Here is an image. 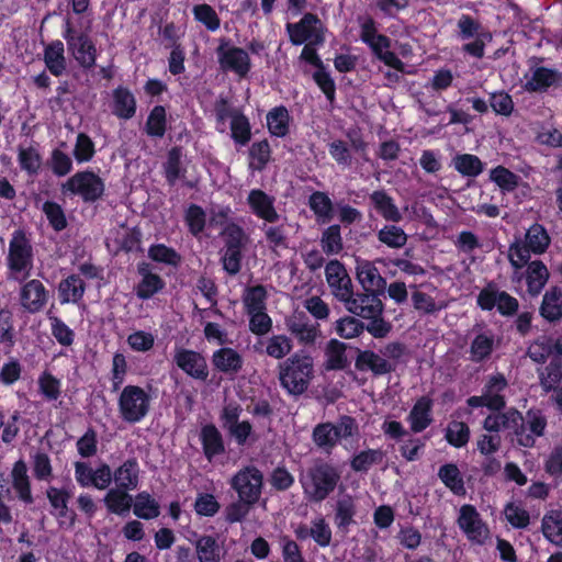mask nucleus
I'll return each instance as SVG.
<instances>
[{
  "label": "nucleus",
  "mask_w": 562,
  "mask_h": 562,
  "mask_svg": "<svg viewBox=\"0 0 562 562\" xmlns=\"http://www.w3.org/2000/svg\"><path fill=\"white\" fill-rule=\"evenodd\" d=\"M33 246L23 229H15L9 243L7 265L11 272L23 273L24 278L30 276L33 267Z\"/></svg>",
  "instance_id": "8"
},
{
  "label": "nucleus",
  "mask_w": 562,
  "mask_h": 562,
  "mask_svg": "<svg viewBox=\"0 0 562 562\" xmlns=\"http://www.w3.org/2000/svg\"><path fill=\"white\" fill-rule=\"evenodd\" d=\"M50 227L55 232H61L68 226L66 214L60 204L54 201H46L42 206Z\"/></svg>",
  "instance_id": "59"
},
{
  "label": "nucleus",
  "mask_w": 562,
  "mask_h": 562,
  "mask_svg": "<svg viewBox=\"0 0 562 562\" xmlns=\"http://www.w3.org/2000/svg\"><path fill=\"white\" fill-rule=\"evenodd\" d=\"M314 442L325 451H330L338 439L336 437L334 424L325 423L317 425L313 430Z\"/></svg>",
  "instance_id": "60"
},
{
  "label": "nucleus",
  "mask_w": 562,
  "mask_h": 562,
  "mask_svg": "<svg viewBox=\"0 0 562 562\" xmlns=\"http://www.w3.org/2000/svg\"><path fill=\"white\" fill-rule=\"evenodd\" d=\"M490 179L499 187L502 191L512 192L519 184V176L504 166H497L490 172Z\"/></svg>",
  "instance_id": "57"
},
{
  "label": "nucleus",
  "mask_w": 562,
  "mask_h": 562,
  "mask_svg": "<svg viewBox=\"0 0 562 562\" xmlns=\"http://www.w3.org/2000/svg\"><path fill=\"white\" fill-rule=\"evenodd\" d=\"M133 506L134 515L142 519H154L159 516V504L147 493H139Z\"/></svg>",
  "instance_id": "53"
},
{
  "label": "nucleus",
  "mask_w": 562,
  "mask_h": 562,
  "mask_svg": "<svg viewBox=\"0 0 562 562\" xmlns=\"http://www.w3.org/2000/svg\"><path fill=\"white\" fill-rule=\"evenodd\" d=\"M95 154V145L86 133H78L72 155L78 164L90 161Z\"/></svg>",
  "instance_id": "61"
},
{
  "label": "nucleus",
  "mask_w": 562,
  "mask_h": 562,
  "mask_svg": "<svg viewBox=\"0 0 562 562\" xmlns=\"http://www.w3.org/2000/svg\"><path fill=\"white\" fill-rule=\"evenodd\" d=\"M539 313L550 323L558 322L562 318V288L553 285L546 291L539 307Z\"/></svg>",
  "instance_id": "22"
},
{
  "label": "nucleus",
  "mask_w": 562,
  "mask_h": 562,
  "mask_svg": "<svg viewBox=\"0 0 562 562\" xmlns=\"http://www.w3.org/2000/svg\"><path fill=\"white\" fill-rule=\"evenodd\" d=\"M459 37L463 41L475 38L477 36H486L487 41L492 40L490 32L484 31L481 22L470 14H461L457 22Z\"/></svg>",
  "instance_id": "47"
},
{
  "label": "nucleus",
  "mask_w": 562,
  "mask_h": 562,
  "mask_svg": "<svg viewBox=\"0 0 562 562\" xmlns=\"http://www.w3.org/2000/svg\"><path fill=\"white\" fill-rule=\"evenodd\" d=\"M357 280L366 292L384 293L386 280L371 261H360L356 267Z\"/></svg>",
  "instance_id": "19"
},
{
  "label": "nucleus",
  "mask_w": 562,
  "mask_h": 562,
  "mask_svg": "<svg viewBox=\"0 0 562 562\" xmlns=\"http://www.w3.org/2000/svg\"><path fill=\"white\" fill-rule=\"evenodd\" d=\"M454 169L463 177L475 178L484 170L482 160L472 154H461L453 159Z\"/></svg>",
  "instance_id": "51"
},
{
  "label": "nucleus",
  "mask_w": 562,
  "mask_h": 562,
  "mask_svg": "<svg viewBox=\"0 0 562 562\" xmlns=\"http://www.w3.org/2000/svg\"><path fill=\"white\" fill-rule=\"evenodd\" d=\"M104 190V181L90 169L76 172L61 186L63 193L79 195L86 203L100 200Z\"/></svg>",
  "instance_id": "5"
},
{
  "label": "nucleus",
  "mask_w": 562,
  "mask_h": 562,
  "mask_svg": "<svg viewBox=\"0 0 562 562\" xmlns=\"http://www.w3.org/2000/svg\"><path fill=\"white\" fill-rule=\"evenodd\" d=\"M562 353H555L549 364L539 370L540 384L546 392L557 389L562 379Z\"/></svg>",
  "instance_id": "38"
},
{
  "label": "nucleus",
  "mask_w": 562,
  "mask_h": 562,
  "mask_svg": "<svg viewBox=\"0 0 562 562\" xmlns=\"http://www.w3.org/2000/svg\"><path fill=\"white\" fill-rule=\"evenodd\" d=\"M271 146L268 139L254 142L248 150V168L251 171H263L271 160Z\"/></svg>",
  "instance_id": "34"
},
{
  "label": "nucleus",
  "mask_w": 562,
  "mask_h": 562,
  "mask_svg": "<svg viewBox=\"0 0 562 562\" xmlns=\"http://www.w3.org/2000/svg\"><path fill=\"white\" fill-rule=\"evenodd\" d=\"M379 243L391 249H401L407 243V234L405 231L394 224H386L376 233Z\"/></svg>",
  "instance_id": "45"
},
{
  "label": "nucleus",
  "mask_w": 562,
  "mask_h": 562,
  "mask_svg": "<svg viewBox=\"0 0 562 562\" xmlns=\"http://www.w3.org/2000/svg\"><path fill=\"white\" fill-rule=\"evenodd\" d=\"M310 210L314 213L318 223H329L334 217V203L328 193L314 191L307 201Z\"/></svg>",
  "instance_id": "30"
},
{
  "label": "nucleus",
  "mask_w": 562,
  "mask_h": 562,
  "mask_svg": "<svg viewBox=\"0 0 562 562\" xmlns=\"http://www.w3.org/2000/svg\"><path fill=\"white\" fill-rule=\"evenodd\" d=\"M184 218L189 232L193 236H198L204 231L206 223V214L200 205L191 204L186 211Z\"/></svg>",
  "instance_id": "63"
},
{
  "label": "nucleus",
  "mask_w": 562,
  "mask_h": 562,
  "mask_svg": "<svg viewBox=\"0 0 562 562\" xmlns=\"http://www.w3.org/2000/svg\"><path fill=\"white\" fill-rule=\"evenodd\" d=\"M542 531L548 540L562 544V512L552 510L542 519Z\"/></svg>",
  "instance_id": "54"
},
{
  "label": "nucleus",
  "mask_w": 562,
  "mask_h": 562,
  "mask_svg": "<svg viewBox=\"0 0 562 562\" xmlns=\"http://www.w3.org/2000/svg\"><path fill=\"white\" fill-rule=\"evenodd\" d=\"M139 467L136 459H128L113 472L116 487L133 491L138 486Z\"/></svg>",
  "instance_id": "29"
},
{
  "label": "nucleus",
  "mask_w": 562,
  "mask_h": 562,
  "mask_svg": "<svg viewBox=\"0 0 562 562\" xmlns=\"http://www.w3.org/2000/svg\"><path fill=\"white\" fill-rule=\"evenodd\" d=\"M103 502L110 513L123 516L130 512L133 497L128 494V491L113 487L108 491Z\"/></svg>",
  "instance_id": "35"
},
{
  "label": "nucleus",
  "mask_w": 562,
  "mask_h": 562,
  "mask_svg": "<svg viewBox=\"0 0 562 562\" xmlns=\"http://www.w3.org/2000/svg\"><path fill=\"white\" fill-rule=\"evenodd\" d=\"M325 276L333 294L346 303L352 296L353 288L345 266L337 259L330 260L325 267Z\"/></svg>",
  "instance_id": "14"
},
{
  "label": "nucleus",
  "mask_w": 562,
  "mask_h": 562,
  "mask_svg": "<svg viewBox=\"0 0 562 562\" xmlns=\"http://www.w3.org/2000/svg\"><path fill=\"white\" fill-rule=\"evenodd\" d=\"M148 258L155 262L177 268L182 261L181 255L165 244H153L148 248Z\"/></svg>",
  "instance_id": "50"
},
{
  "label": "nucleus",
  "mask_w": 562,
  "mask_h": 562,
  "mask_svg": "<svg viewBox=\"0 0 562 562\" xmlns=\"http://www.w3.org/2000/svg\"><path fill=\"white\" fill-rule=\"evenodd\" d=\"M442 483L454 494L462 495L465 492L463 479L458 467L453 463L442 465L438 471Z\"/></svg>",
  "instance_id": "52"
},
{
  "label": "nucleus",
  "mask_w": 562,
  "mask_h": 562,
  "mask_svg": "<svg viewBox=\"0 0 562 562\" xmlns=\"http://www.w3.org/2000/svg\"><path fill=\"white\" fill-rule=\"evenodd\" d=\"M524 243L532 254L541 255L550 245V236L543 225L535 223L527 229Z\"/></svg>",
  "instance_id": "42"
},
{
  "label": "nucleus",
  "mask_w": 562,
  "mask_h": 562,
  "mask_svg": "<svg viewBox=\"0 0 562 562\" xmlns=\"http://www.w3.org/2000/svg\"><path fill=\"white\" fill-rule=\"evenodd\" d=\"M547 418L539 409H529L522 416L521 427L514 429L517 442L526 448H531L536 443V438L544 435Z\"/></svg>",
  "instance_id": "13"
},
{
  "label": "nucleus",
  "mask_w": 562,
  "mask_h": 562,
  "mask_svg": "<svg viewBox=\"0 0 562 562\" xmlns=\"http://www.w3.org/2000/svg\"><path fill=\"white\" fill-rule=\"evenodd\" d=\"M340 481L339 471L330 463L317 460L300 475L304 496L310 503L325 501Z\"/></svg>",
  "instance_id": "1"
},
{
  "label": "nucleus",
  "mask_w": 562,
  "mask_h": 562,
  "mask_svg": "<svg viewBox=\"0 0 562 562\" xmlns=\"http://www.w3.org/2000/svg\"><path fill=\"white\" fill-rule=\"evenodd\" d=\"M18 161L20 168L25 171L30 177L36 176L42 166V156L37 148L34 146L18 148Z\"/></svg>",
  "instance_id": "48"
},
{
  "label": "nucleus",
  "mask_w": 562,
  "mask_h": 562,
  "mask_svg": "<svg viewBox=\"0 0 562 562\" xmlns=\"http://www.w3.org/2000/svg\"><path fill=\"white\" fill-rule=\"evenodd\" d=\"M313 361L307 355L295 353L280 366L282 386L292 395H301L308 386Z\"/></svg>",
  "instance_id": "3"
},
{
  "label": "nucleus",
  "mask_w": 562,
  "mask_h": 562,
  "mask_svg": "<svg viewBox=\"0 0 562 562\" xmlns=\"http://www.w3.org/2000/svg\"><path fill=\"white\" fill-rule=\"evenodd\" d=\"M182 147L173 146L167 153L164 162V175L169 186H175L177 180L184 178L187 169L182 167Z\"/></svg>",
  "instance_id": "31"
},
{
  "label": "nucleus",
  "mask_w": 562,
  "mask_h": 562,
  "mask_svg": "<svg viewBox=\"0 0 562 562\" xmlns=\"http://www.w3.org/2000/svg\"><path fill=\"white\" fill-rule=\"evenodd\" d=\"M470 429L463 422H451L446 431L448 442L457 448L463 447L469 441Z\"/></svg>",
  "instance_id": "64"
},
{
  "label": "nucleus",
  "mask_w": 562,
  "mask_h": 562,
  "mask_svg": "<svg viewBox=\"0 0 562 562\" xmlns=\"http://www.w3.org/2000/svg\"><path fill=\"white\" fill-rule=\"evenodd\" d=\"M458 526L471 542L483 544L490 536L486 524L472 505H463L459 510Z\"/></svg>",
  "instance_id": "12"
},
{
  "label": "nucleus",
  "mask_w": 562,
  "mask_h": 562,
  "mask_svg": "<svg viewBox=\"0 0 562 562\" xmlns=\"http://www.w3.org/2000/svg\"><path fill=\"white\" fill-rule=\"evenodd\" d=\"M201 440L207 460L211 461L213 457L224 452L222 435L214 425H206L202 428Z\"/></svg>",
  "instance_id": "41"
},
{
  "label": "nucleus",
  "mask_w": 562,
  "mask_h": 562,
  "mask_svg": "<svg viewBox=\"0 0 562 562\" xmlns=\"http://www.w3.org/2000/svg\"><path fill=\"white\" fill-rule=\"evenodd\" d=\"M44 63L47 70L55 77L64 75L67 68L64 43L60 40L52 41L44 48Z\"/></svg>",
  "instance_id": "24"
},
{
  "label": "nucleus",
  "mask_w": 562,
  "mask_h": 562,
  "mask_svg": "<svg viewBox=\"0 0 562 562\" xmlns=\"http://www.w3.org/2000/svg\"><path fill=\"white\" fill-rule=\"evenodd\" d=\"M383 293L378 292H366L357 293L352 292V296L346 301L345 305L347 310L360 317H372L374 315H382L383 303L380 300V295Z\"/></svg>",
  "instance_id": "16"
},
{
  "label": "nucleus",
  "mask_w": 562,
  "mask_h": 562,
  "mask_svg": "<svg viewBox=\"0 0 562 562\" xmlns=\"http://www.w3.org/2000/svg\"><path fill=\"white\" fill-rule=\"evenodd\" d=\"M215 52L223 71L234 72L240 78L248 76L251 69V59L244 48L232 46L228 40L223 38Z\"/></svg>",
  "instance_id": "11"
},
{
  "label": "nucleus",
  "mask_w": 562,
  "mask_h": 562,
  "mask_svg": "<svg viewBox=\"0 0 562 562\" xmlns=\"http://www.w3.org/2000/svg\"><path fill=\"white\" fill-rule=\"evenodd\" d=\"M231 486L239 498L257 503L262 493L263 474L255 465L244 467L231 479Z\"/></svg>",
  "instance_id": "10"
},
{
  "label": "nucleus",
  "mask_w": 562,
  "mask_h": 562,
  "mask_svg": "<svg viewBox=\"0 0 562 562\" xmlns=\"http://www.w3.org/2000/svg\"><path fill=\"white\" fill-rule=\"evenodd\" d=\"M521 425L522 415L516 409H509L504 414L488 415L483 423L484 429L490 432H498L502 429H509L514 432V429Z\"/></svg>",
  "instance_id": "27"
},
{
  "label": "nucleus",
  "mask_w": 562,
  "mask_h": 562,
  "mask_svg": "<svg viewBox=\"0 0 562 562\" xmlns=\"http://www.w3.org/2000/svg\"><path fill=\"white\" fill-rule=\"evenodd\" d=\"M86 292V283L78 274H70L58 284V299L60 304H77Z\"/></svg>",
  "instance_id": "23"
},
{
  "label": "nucleus",
  "mask_w": 562,
  "mask_h": 562,
  "mask_svg": "<svg viewBox=\"0 0 562 562\" xmlns=\"http://www.w3.org/2000/svg\"><path fill=\"white\" fill-rule=\"evenodd\" d=\"M194 19L202 23L209 31L214 32L220 29L221 20L210 4L202 3L193 7Z\"/></svg>",
  "instance_id": "62"
},
{
  "label": "nucleus",
  "mask_w": 562,
  "mask_h": 562,
  "mask_svg": "<svg viewBox=\"0 0 562 562\" xmlns=\"http://www.w3.org/2000/svg\"><path fill=\"white\" fill-rule=\"evenodd\" d=\"M137 273L140 276V280L135 286V293L139 300H149L166 286L165 280L159 274L154 273L146 262L137 266Z\"/></svg>",
  "instance_id": "18"
},
{
  "label": "nucleus",
  "mask_w": 562,
  "mask_h": 562,
  "mask_svg": "<svg viewBox=\"0 0 562 562\" xmlns=\"http://www.w3.org/2000/svg\"><path fill=\"white\" fill-rule=\"evenodd\" d=\"M375 211L387 222L398 223L403 216L393 198L384 190H375L370 194Z\"/></svg>",
  "instance_id": "26"
},
{
  "label": "nucleus",
  "mask_w": 562,
  "mask_h": 562,
  "mask_svg": "<svg viewBox=\"0 0 562 562\" xmlns=\"http://www.w3.org/2000/svg\"><path fill=\"white\" fill-rule=\"evenodd\" d=\"M322 250L327 256L338 255L344 249V240L341 237V228L338 224L329 225L322 233L321 237Z\"/></svg>",
  "instance_id": "49"
},
{
  "label": "nucleus",
  "mask_w": 562,
  "mask_h": 562,
  "mask_svg": "<svg viewBox=\"0 0 562 562\" xmlns=\"http://www.w3.org/2000/svg\"><path fill=\"white\" fill-rule=\"evenodd\" d=\"M560 78V74L555 69L548 67H537L532 71V76L524 85V90L529 93L546 92Z\"/></svg>",
  "instance_id": "25"
},
{
  "label": "nucleus",
  "mask_w": 562,
  "mask_h": 562,
  "mask_svg": "<svg viewBox=\"0 0 562 562\" xmlns=\"http://www.w3.org/2000/svg\"><path fill=\"white\" fill-rule=\"evenodd\" d=\"M232 138L237 145L245 146L251 139V126L248 117L240 113L231 121Z\"/></svg>",
  "instance_id": "58"
},
{
  "label": "nucleus",
  "mask_w": 562,
  "mask_h": 562,
  "mask_svg": "<svg viewBox=\"0 0 562 562\" xmlns=\"http://www.w3.org/2000/svg\"><path fill=\"white\" fill-rule=\"evenodd\" d=\"M477 306L483 311H492L496 307L502 316H513L518 312L519 302L506 291H499L495 282H488L476 297Z\"/></svg>",
  "instance_id": "9"
},
{
  "label": "nucleus",
  "mask_w": 562,
  "mask_h": 562,
  "mask_svg": "<svg viewBox=\"0 0 562 562\" xmlns=\"http://www.w3.org/2000/svg\"><path fill=\"white\" fill-rule=\"evenodd\" d=\"M292 117L285 105H277L266 115L267 128L271 136L284 138L290 133Z\"/></svg>",
  "instance_id": "21"
},
{
  "label": "nucleus",
  "mask_w": 562,
  "mask_h": 562,
  "mask_svg": "<svg viewBox=\"0 0 562 562\" xmlns=\"http://www.w3.org/2000/svg\"><path fill=\"white\" fill-rule=\"evenodd\" d=\"M267 297L268 293L262 284L246 288L243 295V303L246 313L266 311Z\"/></svg>",
  "instance_id": "46"
},
{
  "label": "nucleus",
  "mask_w": 562,
  "mask_h": 562,
  "mask_svg": "<svg viewBox=\"0 0 562 562\" xmlns=\"http://www.w3.org/2000/svg\"><path fill=\"white\" fill-rule=\"evenodd\" d=\"M360 40L372 52L373 56L387 67L403 71L404 63L391 52L392 41L389 36L379 33L376 21L371 15L358 16Z\"/></svg>",
  "instance_id": "2"
},
{
  "label": "nucleus",
  "mask_w": 562,
  "mask_h": 562,
  "mask_svg": "<svg viewBox=\"0 0 562 562\" xmlns=\"http://www.w3.org/2000/svg\"><path fill=\"white\" fill-rule=\"evenodd\" d=\"M46 495L50 506L56 510V516L58 518L69 519V525L74 526L76 521V514L68 509L70 494L64 490L50 486L47 488Z\"/></svg>",
  "instance_id": "37"
},
{
  "label": "nucleus",
  "mask_w": 562,
  "mask_h": 562,
  "mask_svg": "<svg viewBox=\"0 0 562 562\" xmlns=\"http://www.w3.org/2000/svg\"><path fill=\"white\" fill-rule=\"evenodd\" d=\"M112 113L122 120L132 119L137 109L134 94L127 87L119 86L112 92Z\"/></svg>",
  "instance_id": "20"
},
{
  "label": "nucleus",
  "mask_w": 562,
  "mask_h": 562,
  "mask_svg": "<svg viewBox=\"0 0 562 562\" xmlns=\"http://www.w3.org/2000/svg\"><path fill=\"white\" fill-rule=\"evenodd\" d=\"M150 395L136 385L125 386L119 397V412L123 420L135 424L149 412Z\"/></svg>",
  "instance_id": "6"
},
{
  "label": "nucleus",
  "mask_w": 562,
  "mask_h": 562,
  "mask_svg": "<svg viewBox=\"0 0 562 562\" xmlns=\"http://www.w3.org/2000/svg\"><path fill=\"white\" fill-rule=\"evenodd\" d=\"M247 205L250 212L266 223L274 224L280 220L276 209V198L261 189H252L247 195Z\"/></svg>",
  "instance_id": "15"
},
{
  "label": "nucleus",
  "mask_w": 562,
  "mask_h": 562,
  "mask_svg": "<svg viewBox=\"0 0 562 562\" xmlns=\"http://www.w3.org/2000/svg\"><path fill=\"white\" fill-rule=\"evenodd\" d=\"M11 477L13 488L16 491L19 498L26 504H32L33 496L31 493V484L27 468L23 460H19L14 463Z\"/></svg>",
  "instance_id": "32"
},
{
  "label": "nucleus",
  "mask_w": 562,
  "mask_h": 562,
  "mask_svg": "<svg viewBox=\"0 0 562 562\" xmlns=\"http://www.w3.org/2000/svg\"><path fill=\"white\" fill-rule=\"evenodd\" d=\"M176 363L195 379L204 380L207 376V366L201 353H176Z\"/></svg>",
  "instance_id": "33"
},
{
  "label": "nucleus",
  "mask_w": 562,
  "mask_h": 562,
  "mask_svg": "<svg viewBox=\"0 0 562 562\" xmlns=\"http://www.w3.org/2000/svg\"><path fill=\"white\" fill-rule=\"evenodd\" d=\"M431 402L427 397L419 398L412 408L408 420L414 432H420L431 423L430 418Z\"/></svg>",
  "instance_id": "43"
},
{
  "label": "nucleus",
  "mask_w": 562,
  "mask_h": 562,
  "mask_svg": "<svg viewBox=\"0 0 562 562\" xmlns=\"http://www.w3.org/2000/svg\"><path fill=\"white\" fill-rule=\"evenodd\" d=\"M384 459V452L380 449H368L356 454L350 461V467L356 472H368L374 464H380Z\"/></svg>",
  "instance_id": "56"
},
{
  "label": "nucleus",
  "mask_w": 562,
  "mask_h": 562,
  "mask_svg": "<svg viewBox=\"0 0 562 562\" xmlns=\"http://www.w3.org/2000/svg\"><path fill=\"white\" fill-rule=\"evenodd\" d=\"M285 30L292 45L300 46L306 43H325L326 29L322 20L315 13H304L300 21L286 23Z\"/></svg>",
  "instance_id": "7"
},
{
  "label": "nucleus",
  "mask_w": 562,
  "mask_h": 562,
  "mask_svg": "<svg viewBox=\"0 0 562 562\" xmlns=\"http://www.w3.org/2000/svg\"><path fill=\"white\" fill-rule=\"evenodd\" d=\"M549 270L541 260L530 261L526 270V283L528 293L537 296L541 293L549 280Z\"/></svg>",
  "instance_id": "28"
},
{
  "label": "nucleus",
  "mask_w": 562,
  "mask_h": 562,
  "mask_svg": "<svg viewBox=\"0 0 562 562\" xmlns=\"http://www.w3.org/2000/svg\"><path fill=\"white\" fill-rule=\"evenodd\" d=\"M195 554L199 562H221L222 549L212 536H201L195 542Z\"/></svg>",
  "instance_id": "39"
},
{
  "label": "nucleus",
  "mask_w": 562,
  "mask_h": 562,
  "mask_svg": "<svg viewBox=\"0 0 562 562\" xmlns=\"http://www.w3.org/2000/svg\"><path fill=\"white\" fill-rule=\"evenodd\" d=\"M507 386L505 376L501 373L492 375L484 386L483 394L488 401V408L499 411L505 406L504 397L501 395Z\"/></svg>",
  "instance_id": "36"
},
{
  "label": "nucleus",
  "mask_w": 562,
  "mask_h": 562,
  "mask_svg": "<svg viewBox=\"0 0 562 562\" xmlns=\"http://www.w3.org/2000/svg\"><path fill=\"white\" fill-rule=\"evenodd\" d=\"M356 367L361 371L370 370L374 374H384L393 369V363L381 353H358Z\"/></svg>",
  "instance_id": "40"
},
{
  "label": "nucleus",
  "mask_w": 562,
  "mask_h": 562,
  "mask_svg": "<svg viewBox=\"0 0 562 562\" xmlns=\"http://www.w3.org/2000/svg\"><path fill=\"white\" fill-rule=\"evenodd\" d=\"M355 514L356 507L353 498L348 494L341 495L336 504V526L339 529L347 528L353 521Z\"/></svg>",
  "instance_id": "55"
},
{
  "label": "nucleus",
  "mask_w": 562,
  "mask_h": 562,
  "mask_svg": "<svg viewBox=\"0 0 562 562\" xmlns=\"http://www.w3.org/2000/svg\"><path fill=\"white\" fill-rule=\"evenodd\" d=\"M167 131V111L164 105H155L146 120L145 132L149 137L162 138Z\"/></svg>",
  "instance_id": "44"
},
{
  "label": "nucleus",
  "mask_w": 562,
  "mask_h": 562,
  "mask_svg": "<svg viewBox=\"0 0 562 562\" xmlns=\"http://www.w3.org/2000/svg\"><path fill=\"white\" fill-rule=\"evenodd\" d=\"M63 37L67 49L76 61L85 69H91L97 61V47L86 32L77 31L69 19L65 20Z\"/></svg>",
  "instance_id": "4"
},
{
  "label": "nucleus",
  "mask_w": 562,
  "mask_h": 562,
  "mask_svg": "<svg viewBox=\"0 0 562 562\" xmlns=\"http://www.w3.org/2000/svg\"><path fill=\"white\" fill-rule=\"evenodd\" d=\"M49 292L37 279H32L23 284L20 291V303L24 310L35 314L47 304Z\"/></svg>",
  "instance_id": "17"
}]
</instances>
